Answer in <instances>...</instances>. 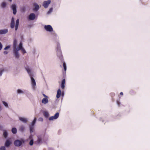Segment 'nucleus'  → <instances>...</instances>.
<instances>
[{"label": "nucleus", "mask_w": 150, "mask_h": 150, "mask_svg": "<svg viewBox=\"0 0 150 150\" xmlns=\"http://www.w3.org/2000/svg\"><path fill=\"white\" fill-rule=\"evenodd\" d=\"M25 69L30 78L32 86L33 88L34 89L35 88V86H36V83L34 79L32 76V74L31 72V69L28 67H27L25 68Z\"/></svg>", "instance_id": "f257e3e1"}, {"label": "nucleus", "mask_w": 150, "mask_h": 150, "mask_svg": "<svg viewBox=\"0 0 150 150\" xmlns=\"http://www.w3.org/2000/svg\"><path fill=\"white\" fill-rule=\"evenodd\" d=\"M57 55L58 57L61 59L62 58V52L60 49V46L59 43H57Z\"/></svg>", "instance_id": "f03ea898"}, {"label": "nucleus", "mask_w": 150, "mask_h": 150, "mask_svg": "<svg viewBox=\"0 0 150 150\" xmlns=\"http://www.w3.org/2000/svg\"><path fill=\"white\" fill-rule=\"evenodd\" d=\"M36 121V118H35L31 124L29 125L30 131V133H32L34 131V126L35 124Z\"/></svg>", "instance_id": "7ed1b4c3"}, {"label": "nucleus", "mask_w": 150, "mask_h": 150, "mask_svg": "<svg viewBox=\"0 0 150 150\" xmlns=\"http://www.w3.org/2000/svg\"><path fill=\"white\" fill-rule=\"evenodd\" d=\"M24 141L23 139L21 140L17 139L14 141V144L16 146L19 147L21 146L22 144L24 143Z\"/></svg>", "instance_id": "20e7f679"}, {"label": "nucleus", "mask_w": 150, "mask_h": 150, "mask_svg": "<svg viewBox=\"0 0 150 150\" xmlns=\"http://www.w3.org/2000/svg\"><path fill=\"white\" fill-rule=\"evenodd\" d=\"M44 28L47 31L51 32L53 31V29L51 25H45L44 26Z\"/></svg>", "instance_id": "39448f33"}, {"label": "nucleus", "mask_w": 150, "mask_h": 150, "mask_svg": "<svg viewBox=\"0 0 150 150\" xmlns=\"http://www.w3.org/2000/svg\"><path fill=\"white\" fill-rule=\"evenodd\" d=\"M59 115V113L57 112L53 116L50 117L49 118V120H56L58 118Z\"/></svg>", "instance_id": "423d86ee"}, {"label": "nucleus", "mask_w": 150, "mask_h": 150, "mask_svg": "<svg viewBox=\"0 0 150 150\" xmlns=\"http://www.w3.org/2000/svg\"><path fill=\"white\" fill-rule=\"evenodd\" d=\"M51 3L50 0H48L47 1H45L43 2L42 6L45 8H47L49 4Z\"/></svg>", "instance_id": "0eeeda50"}, {"label": "nucleus", "mask_w": 150, "mask_h": 150, "mask_svg": "<svg viewBox=\"0 0 150 150\" xmlns=\"http://www.w3.org/2000/svg\"><path fill=\"white\" fill-rule=\"evenodd\" d=\"M12 144V142L9 139H7L6 140L4 146L8 148L10 147Z\"/></svg>", "instance_id": "6e6552de"}, {"label": "nucleus", "mask_w": 150, "mask_h": 150, "mask_svg": "<svg viewBox=\"0 0 150 150\" xmlns=\"http://www.w3.org/2000/svg\"><path fill=\"white\" fill-rule=\"evenodd\" d=\"M34 8H33V11H37L40 8L39 5L36 3H35L33 4Z\"/></svg>", "instance_id": "1a4fd4ad"}, {"label": "nucleus", "mask_w": 150, "mask_h": 150, "mask_svg": "<svg viewBox=\"0 0 150 150\" xmlns=\"http://www.w3.org/2000/svg\"><path fill=\"white\" fill-rule=\"evenodd\" d=\"M18 119L19 120L24 123H26L28 121L27 118L24 117H19Z\"/></svg>", "instance_id": "9d476101"}, {"label": "nucleus", "mask_w": 150, "mask_h": 150, "mask_svg": "<svg viewBox=\"0 0 150 150\" xmlns=\"http://www.w3.org/2000/svg\"><path fill=\"white\" fill-rule=\"evenodd\" d=\"M35 18V15L33 13H31L29 15L28 19L30 20H33Z\"/></svg>", "instance_id": "9b49d317"}, {"label": "nucleus", "mask_w": 150, "mask_h": 150, "mask_svg": "<svg viewBox=\"0 0 150 150\" xmlns=\"http://www.w3.org/2000/svg\"><path fill=\"white\" fill-rule=\"evenodd\" d=\"M13 54L14 56L16 59H18L20 57V54L18 51L13 50Z\"/></svg>", "instance_id": "f8f14e48"}, {"label": "nucleus", "mask_w": 150, "mask_h": 150, "mask_svg": "<svg viewBox=\"0 0 150 150\" xmlns=\"http://www.w3.org/2000/svg\"><path fill=\"white\" fill-rule=\"evenodd\" d=\"M11 8L13 11V14L15 15L17 12L16 5L15 4H13L12 5Z\"/></svg>", "instance_id": "ddd939ff"}, {"label": "nucleus", "mask_w": 150, "mask_h": 150, "mask_svg": "<svg viewBox=\"0 0 150 150\" xmlns=\"http://www.w3.org/2000/svg\"><path fill=\"white\" fill-rule=\"evenodd\" d=\"M15 27V20L13 17H12L11 18V23L10 24L11 28L13 29Z\"/></svg>", "instance_id": "4468645a"}, {"label": "nucleus", "mask_w": 150, "mask_h": 150, "mask_svg": "<svg viewBox=\"0 0 150 150\" xmlns=\"http://www.w3.org/2000/svg\"><path fill=\"white\" fill-rule=\"evenodd\" d=\"M8 32L7 29H4L3 30H0V34H5L7 33Z\"/></svg>", "instance_id": "2eb2a0df"}, {"label": "nucleus", "mask_w": 150, "mask_h": 150, "mask_svg": "<svg viewBox=\"0 0 150 150\" xmlns=\"http://www.w3.org/2000/svg\"><path fill=\"white\" fill-rule=\"evenodd\" d=\"M3 136L5 139H6L8 136V133L7 131L6 130H3Z\"/></svg>", "instance_id": "dca6fc26"}, {"label": "nucleus", "mask_w": 150, "mask_h": 150, "mask_svg": "<svg viewBox=\"0 0 150 150\" xmlns=\"http://www.w3.org/2000/svg\"><path fill=\"white\" fill-rule=\"evenodd\" d=\"M48 102V100L47 98H44L42 100V103L46 104Z\"/></svg>", "instance_id": "f3484780"}, {"label": "nucleus", "mask_w": 150, "mask_h": 150, "mask_svg": "<svg viewBox=\"0 0 150 150\" xmlns=\"http://www.w3.org/2000/svg\"><path fill=\"white\" fill-rule=\"evenodd\" d=\"M43 113L44 116L46 118H48L49 116V113L47 111H43Z\"/></svg>", "instance_id": "a211bd4d"}, {"label": "nucleus", "mask_w": 150, "mask_h": 150, "mask_svg": "<svg viewBox=\"0 0 150 150\" xmlns=\"http://www.w3.org/2000/svg\"><path fill=\"white\" fill-rule=\"evenodd\" d=\"M25 127L23 125H21L19 127V130L20 132H23L25 131Z\"/></svg>", "instance_id": "6ab92c4d"}, {"label": "nucleus", "mask_w": 150, "mask_h": 150, "mask_svg": "<svg viewBox=\"0 0 150 150\" xmlns=\"http://www.w3.org/2000/svg\"><path fill=\"white\" fill-rule=\"evenodd\" d=\"M61 92L60 89H59L58 90L57 93V94L56 95V97L57 98H59L61 95Z\"/></svg>", "instance_id": "aec40b11"}, {"label": "nucleus", "mask_w": 150, "mask_h": 150, "mask_svg": "<svg viewBox=\"0 0 150 150\" xmlns=\"http://www.w3.org/2000/svg\"><path fill=\"white\" fill-rule=\"evenodd\" d=\"M42 138L41 136H38L37 142L38 144H40L42 142Z\"/></svg>", "instance_id": "412c9836"}, {"label": "nucleus", "mask_w": 150, "mask_h": 150, "mask_svg": "<svg viewBox=\"0 0 150 150\" xmlns=\"http://www.w3.org/2000/svg\"><path fill=\"white\" fill-rule=\"evenodd\" d=\"M17 129L16 128L13 127L11 129V132L13 134H16L17 133Z\"/></svg>", "instance_id": "4be33fe9"}, {"label": "nucleus", "mask_w": 150, "mask_h": 150, "mask_svg": "<svg viewBox=\"0 0 150 150\" xmlns=\"http://www.w3.org/2000/svg\"><path fill=\"white\" fill-rule=\"evenodd\" d=\"M17 93L18 94H24L25 92L20 89H18L17 90Z\"/></svg>", "instance_id": "5701e85b"}, {"label": "nucleus", "mask_w": 150, "mask_h": 150, "mask_svg": "<svg viewBox=\"0 0 150 150\" xmlns=\"http://www.w3.org/2000/svg\"><path fill=\"white\" fill-rule=\"evenodd\" d=\"M26 7L25 6H23L22 7H21V10L22 12H24L26 10Z\"/></svg>", "instance_id": "b1692460"}, {"label": "nucleus", "mask_w": 150, "mask_h": 150, "mask_svg": "<svg viewBox=\"0 0 150 150\" xmlns=\"http://www.w3.org/2000/svg\"><path fill=\"white\" fill-rule=\"evenodd\" d=\"M6 5V3L5 2H3L1 4V7L2 8H5Z\"/></svg>", "instance_id": "393cba45"}, {"label": "nucleus", "mask_w": 150, "mask_h": 150, "mask_svg": "<svg viewBox=\"0 0 150 150\" xmlns=\"http://www.w3.org/2000/svg\"><path fill=\"white\" fill-rule=\"evenodd\" d=\"M4 71V70L3 69H0V76L2 75Z\"/></svg>", "instance_id": "a878e982"}, {"label": "nucleus", "mask_w": 150, "mask_h": 150, "mask_svg": "<svg viewBox=\"0 0 150 150\" xmlns=\"http://www.w3.org/2000/svg\"><path fill=\"white\" fill-rule=\"evenodd\" d=\"M63 66L64 68L65 71H66L67 69L66 65L65 62H64L63 63Z\"/></svg>", "instance_id": "bb28decb"}, {"label": "nucleus", "mask_w": 150, "mask_h": 150, "mask_svg": "<svg viewBox=\"0 0 150 150\" xmlns=\"http://www.w3.org/2000/svg\"><path fill=\"white\" fill-rule=\"evenodd\" d=\"M3 103L4 105L6 107H8V104L5 101H3Z\"/></svg>", "instance_id": "cd10ccee"}, {"label": "nucleus", "mask_w": 150, "mask_h": 150, "mask_svg": "<svg viewBox=\"0 0 150 150\" xmlns=\"http://www.w3.org/2000/svg\"><path fill=\"white\" fill-rule=\"evenodd\" d=\"M34 142H33V139H31L30 142H29V144L30 146H32L33 145V144Z\"/></svg>", "instance_id": "c85d7f7f"}, {"label": "nucleus", "mask_w": 150, "mask_h": 150, "mask_svg": "<svg viewBox=\"0 0 150 150\" xmlns=\"http://www.w3.org/2000/svg\"><path fill=\"white\" fill-rule=\"evenodd\" d=\"M5 146H2L0 147V150H6V149Z\"/></svg>", "instance_id": "c756f323"}, {"label": "nucleus", "mask_w": 150, "mask_h": 150, "mask_svg": "<svg viewBox=\"0 0 150 150\" xmlns=\"http://www.w3.org/2000/svg\"><path fill=\"white\" fill-rule=\"evenodd\" d=\"M21 49L19 48V47H18L17 48H16V47L14 48L13 49V50L14 51L17 50V51H18L21 50Z\"/></svg>", "instance_id": "7c9ffc66"}, {"label": "nucleus", "mask_w": 150, "mask_h": 150, "mask_svg": "<svg viewBox=\"0 0 150 150\" xmlns=\"http://www.w3.org/2000/svg\"><path fill=\"white\" fill-rule=\"evenodd\" d=\"M19 24V19H17L16 22V24L15 25H17L18 26Z\"/></svg>", "instance_id": "2f4dec72"}, {"label": "nucleus", "mask_w": 150, "mask_h": 150, "mask_svg": "<svg viewBox=\"0 0 150 150\" xmlns=\"http://www.w3.org/2000/svg\"><path fill=\"white\" fill-rule=\"evenodd\" d=\"M16 42L15 40H14V42H13V48L16 47Z\"/></svg>", "instance_id": "473e14b6"}, {"label": "nucleus", "mask_w": 150, "mask_h": 150, "mask_svg": "<svg viewBox=\"0 0 150 150\" xmlns=\"http://www.w3.org/2000/svg\"><path fill=\"white\" fill-rule=\"evenodd\" d=\"M53 8H50L49 10V11L47 12V13L49 14L52 11Z\"/></svg>", "instance_id": "72a5a7b5"}, {"label": "nucleus", "mask_w": 150, "mask_h": 150, "mask_svg": "<svg viewBox=\"0 0 150 150\" xmlns=\"http://www.w3.org/2000/svg\"><path fill=\"white\" fill-rule=\"evenodd\" d=\"M18 47L19 48H21V49L23 48V45H22V43L20 42L19 43Z\"/></svg>", "instance_id": "f704fd0d"}, {"label": "nucleus", "mask_w": 150, "mask_h": 150, "mask_svg": "<svg viewBox=\"0 0 150 150\" xmlns=\"http://www.w3.org/2000/svg\"><path fill=\"white\" fill-rule=\"evenodd\" d=\"M10 47V46L9 45H8L4 48V50H6Z\"/></svg>", "instance_id": "c9c22d12"}, {"label": "nucleus", "mask_w": 150, "mask_h": 150, "mask_svg": "<svg viewBox=\"0 0 150 150\" xmlns=\"http://www.w3.org/2000/svg\"><path fill=\"white\" fill-rule=\"evenodd\" d=\"M43 118L42 117H40L38 119V120L39 121H43Z\"/></svg>", "instance_id": "e433bc0d"}, {"label": "nucleus", "mask_w": 150, "mask_h": 150, "mask_svg": "<svg viewBox=\"0 0 150 150\" xmlns=\"http://www.w3.org/2000/svg\"><path fill=\"white\" fill-rule=\"evenodd\" d=\"M65 79H63L62 81L61 84H65Z\"/></svg>", "instance_id": "4c0bfd02"}, {"label": "nucleus", "mask_w": 150, "mask_h": 150, "mask_svg": "<svg viewBox=\"0 0 150 150\" xmlns=\"http://www.w3.org/2000/svg\"><path fill=\"white\" fill-rule=\"evenodd\" d=\"M61 87L62 89H63L65 87L64 84H61Z\"/></svg>", "instance_id": "58836bf2"}, {"label": "nucleus", "mask_w": 150, "mask_h": 150, "mask_svg": "<svg viewBox=\"0 0 150 150\" xmlns=\"http://www.w3.org/2000/svg\"><path fill=\"white\" fill-rule=\"evenodd\" d=\"M21 50H22L23 53H25L26 52V51L24 50V49H23V48Z\"/></svg>", "instance_id": "ea45409f"}, {"label": "nucleus", "mask_w": 150, "mask_h": 150, "mask_svg": "<svg viewBox=\"0 0 150 150\" xmlns=\"http://www.w3.org/2000/svg\"><path fill=\"white\" fill-rule=\"evenodd\" d=\"M2 47H3V46H2V45L1 44V42H0V50H1L2 48Z\"/></svg>", "instance_id": "a19ab883"}, {"label": "nucleus", "mask_w": 150, "mask_h": 150, "mask_svg": "<svg viewBox=\"0 0 150 150\" xmlns=\"http://www.w3.org/2000/svg\"><path fill=\"white\" fill-rule=\"evenodd\" d=\"M18 26H17V25H15V30L16 31H17L18 29Z\"/></svg>", "instance_id": "79ce46f5"}, {"label": "nucleus", "mask_w": 150, "mask_h": 150, "mask_svg": "<svg viewBox=\"0 0 150 150\" xmlns=\"http://www.w3.org/2000/svg\"><path fill=\"white\" fill-rule=\"evenodd\" d=\"M3 127L2 126H0V130H3H3L4 129H3Z\"/></svg>", "instance_id": "37998d69"}, {"label": "nucleus", "mask_w": 150, "mask_h": 150, "mask_svg": "<svg viewBox=\"0 0 150 150\" xmlns=\"http://www.w3.org/2000/svg\"><path fill=\"white\" fill-rule=\"evenodd\" d=\"M117 105L119 106L120 105V101L118 100H117Z\"/></svg>", "instance_id": "c03bdc74"}, {"label": "nucleus", "mask_w": 150, "mask_h": 150, "mask_svg": "<svg viewBox=\"0 0 150 150\" xmlns=\"http://www.w3.org/2000/svg\"><path fill=\"white\" fill-rule=\"evenodd\" d=\"M8 53V52L7 51H4V54H6Z\"/></svg>", "instance_id": "a18cd8bd"}, {"label": "nucleus", "mask_w": 150, "mask_h": 150, "mask_svg": "<svg viewBox=\"0 0 150 150\" xmlns=\"http://www.w3.org/2000/svg\"><path fill=\"white\" fill-rule=\"evenodd\" d=\"M43 96L44 97H45V98H48V96H47L45 94H43Z\"/></svg>", "instance_id": "49530a36"}, {"label": "nucleus", "mask_w": 150, "mask_h": 150, "mask_svg": "<svg viewBox=\"0 0 150 150\" xmlns=\"http://www.w3.org/2000/svg\"><path fill=\"white\" fill-rule=\"evenodd\" d=\"M51 34L52 35H56V34L54 32L52 33Z\"/></svg>", "instance_id": "de8ad7c7"}, {"label": "nucleus", "mask_w": 150, "mask_h": 150, "mask_svg": "<svg viewBox=\"0 0 150 150\" xmlns=\"http://www.w3.org/2000/svg\"><path fill=\"white\" fill-rule=\"evenodd\" d=\"M49 150H53V149L51 148H49Z\"/></svg>", "instance_id": "09e8293b"}, {"label": "nucleus", "mask_w": 150, "mask_h": 150, "mask_svg": "<svg viewBox=\"0 0 150 150\" xmlns=\"http://www.w3.org/2000/svg\"><path fill=\"white\" fill-rule=\"evenodd\" d=\"M32 137V135H30L29 137V138L31 139Z\"/></svg>", "instance_id": "8fccbe9b"}, {"label": "nucleus", "mask_w": 150, "mask_h": 150, "mask_svg": "<svg viewBox=\"0 0 150 150\" xmlns=\"http://www.w3.org/2000/svg\"><path fill=\"white\" fill-rule=\"evenodd\" d=\"M120 95H123V93L122 92H121L120 93Z\"/></svg>", "instance_id": "3c124183"}, {"label": "nucleus", "mask_w": 150, "mask_h": 150, "mask_svg": "<svg viewBox=\"0 0 150 150\" xmlns=\"http://www.w3.org/2000/svg\"><path fill=\"white\" fill-rule=\"evenodd\" d=\"M10 2H11L12 1V0H8Z\"/></svg>", "instance_id": "603ef678"}, {"label": "nucleus", "mask_w": 150, "mask_h": 150, "mask_svg": "<svg viewBox=\"0 0 150 150\" xmlns=\"http://www.w3.org/2000/svg\"><path fill=\"white\" fill-rule=\"evenodd\" d=\"M64 93H63L62 94V96H64Z\"/></svg>", "instance_id": "864d4df0"}]
</instances>
